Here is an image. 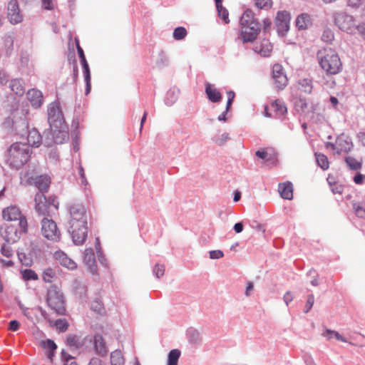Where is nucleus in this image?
<instances>
[{"label": "nucleus", "mask_w": 365, "mask_h": 365, "mask_svg": "<svg viewBox=\"0 0 365 365\" xmlns=\"http://www.w3.org/2000/svg\"><path fill=\"white\" fill-rule=\"evenodd\" d=\"M47 115L50 133L45 140V144L50 146L53 143L62 144L67 141L69 138L68 127L58 101H55L48 106Z\"/></svg>", "instance_id": "1"}, {"label": "nucleus", "mask_w": 365, "mask_h": 365, "mask_svg": "<svg viewBox=\"0 0 365 365\" xmlns=\"http://www.w3.org/2000/svg\"><path fill=\"white\" fill-rule=\"evenodd\" d=\"M2 216L5 220L17 222L19 226V229L14 225L6 227V237L8 242H15L21 238L23 234L27 232L28 223L26 218L22 215L17 207L10 206L4 209Z\"/></svg>", "instance_id": "2"}, {"label": "nucleus", "mask_w": 365, "mask_h": 365, "mask_svg": "<svg viewBox=\"0 0 365 365\" xmlns=\"http://www.w3.org/2000/svg\"><path fill=\"white\" fill-rule=\"evenodd\" d=\"M240 32L238 39L243 43L254 41L260 30L261 24L255 17L254 13L250 9H247L242 14L240 19Z\"/></svg>", "instance_id": "3"}, {"label": "nucleus", "mask_w": 365, "mask_h": 365, "mask_svg": "<svg viewBox=\"0 0 365 365\" xmlns=\"http://www.w3.org/2000/svg\"><path fill=\"white\" fill-rule=\"evenodd\" d=\"M26 177L28 179L34 180L36 187L38 189V192L35 195V209L39 215H45L48 212V207L49 201H46V197L44 192L47 191L50 179L47 175H39L34 177V175L27 172Z\"/></svg>", "instance_id": "4"}, {"label": "nucleus", "mask_w": 365, "mask_h": 365, "mask_svg": "<svg viewBox=\"0 0 365 365\" xmlns=\"http://www.w3.org/2000/svg\"><path fill=\"white\" fill-rule=\"evenodd\" d=\"M31 150L29 145L21 142L13 143L8 150L6 162L15 169L21 168L29 160Z\"/></svg>", "instance_id": "5"}, {"label": "nucleus", "mask_w": 365, "mask_h": 365, "mask_svg": "<svg viewBox=\"0 0 365 365\" xmlns=\"http://www.w3.org/2000/svg\"><path fill=\"white\" fill-rule=\"evenodd\" d=\"M322 68L329 75H335L341 69V62L338 54L332 49H324L317 55Z\"/></svg>", "instance_id": "6"}, {"label": "nucleus", "mask_w": 365, "mask_h": 365, "mask_svg": "<svg viewBox=\"0 0 365 365\" xmlns=\"http://www.w3.org/2000/svg\"><path fill=\"white\" fill-rule=\"evenodd\" d=\"M46 303L48 307L58 315H65L66 312L64 297L61 289L52 285L48 289Z\"/></svg>", "instance_id": "7"}, {"label": "nucleus", "mask_w": 365, "mask_h": 365, "mask_svg": "<svg viewBox=\"0 0 365 365\" xmlns=\"http://www.w3.org/2000/svg\"><path fill=\"white\" fill-rule=\"evenodd\" d=\"M68 211L69 213V219L68 221V226L73 228L74 231L78 226L87 225L88 216L86 208L82 203L71 202L68 205Z\"/></svg>", "instance_id": "8"}, {"label": "nucleus", "mask_w": 365, "mask_h": 365, "mask_svg": "<svg viewBox=\"0 0 365 365\" xmlns=\"http://www.w3.org/2000/svg\"><path fill=\"white\" fill-rule=\"evenodd\" d=\"M335 25L341 31L352 34L356 30L355 19L353 16L344 11L336 12L334 14Z\"/></svg>", "instance_id": "9"}, {"label": "nucleus", "mask_w": 365, "mask_h": 365, "mask_svg": "<svg viewBox=\"0 0 365 365\" xmlns=\"http://www.w3.org/2000/svg\"><path fill=\"white\" fill-rule=\"evenodd\" d=\"M41 234L45 238L53 242L58 241L61 237L56 223L47 217H43L41 220Z\"/></svg>", "instance_id": "10"}, {"label": "nucleus", "mask_w": 365, "mask_h": 365, "mask_svg": "<svg viewBox=\"0 0 365 365\" xmlns=\"http://www.w3.org/2000/svg\"><path fill=\"white\" fill-rule=\"evenodd\" d=\"M327 148L332 149L336 153H348L353 148L351 139L342 133L337 136L335 143H327Z\"/></svg>", "instance_id": "11"}, {"label": "nucleus", "mask_w": 365, "mask_h": 365, "mask_svg": "<svg viewBox=\"0 0 365 365\" xmlns=\"http://www.w3.org/2000/svg\"><path fill=\"white\" fill-rule=\"evenodd\" d=\"M291 16L287 11H279L275 17V26L279 36H284L289 29Z\"/></svg>", "instance_id": "12"}, {"label": "nucleus", "mask_w": 365, "mask_h": 365, "mask_svg": "<svg viewBox=\"0 0 365 365\" xmlns=\"http://www.w3.org/2000/svg\"><path fill=\"white\" fill-rule=\"evenodd\" d=\"M272 78L278 89H284L288 83L287 77L284 72L283 67L280 64L276 63L273 66Z\"/></svg>", "instance_id": "13"}, {"label": "nucleus", "mask_w": 365, "mask_h": 365, "mask_svg": "<svg viewBox=\"0 0 365 365\" xmlns=\"http://www.w3.org/2000/svg\"><path fill=\"white\" fill-rule=\"evenodd\" d=\"M75 231L76 232H74L73 228H71V226H68V232L72 237L73 243L76 245H83L85 242L88 235L87 225H83L82 227L79 225Z\"/></svg>", "instance_id": "14"}, {"label": "nucleus", "mask_w": 365, "mask_h": 365, "mask_svg": "<svg viewBox=\"0 0 365 365\" xmlns=\"http://www.w3.org/2000/svg\"><path fill=\"white\" fill-rule=\"evenodd\" d=\"M8 19L12 24H16L22 21L17 0H11L8 4Z\"/></svg>", "instance_id": "15"}, {"label": "nucleus", "mask_w": 365, "mask_h": 365, "mask_svg": "<svg viewBox=\"0 0 365 365\" xmlns=\"http://www.w3.org/2000/svg\"><path fill=\"white\" fill-rule=\"evenodd\" d=\"M83 262L87 266L89 271L95 274L97 273V265L96 263V258L93 250L92 248H87L83 252Z\"/></svg>", "instance_id": "16"}, {"label": "nucleus", "mask_w": 365, "mask_h": 365, "mask_svg": "<svg viewBox=\"0 0 365 365\" xmlns=\"http://www.w3.org/2000/svg\"><path fill=\"white\" fill-rule=\"evenodd\" d=\"M53 257L58 261L62 266L68 268V269L73 270L76 268V262L69 258L61 250L56 251L53 254Z\"/></svg>", "instance_id": "17"}, {"label": "nucleus", "mask_w": 365, "mask_h": 365, "mask_svg": "<svg viewBox=\"0 0 365 365\" xmlns=\"http://www.w3.org/2000/svg\"><path fill=\"white\" fill-rule=\"evenodd\" d=\"M27 98L31 106L35 108H38L43 103V94L41 91L32 88L27 92Z\"/></svg>", "instance_id": "18"}, {"label": "nucleus", "mask_w": 365, "mask_h": 365, "mask_svg": "<svg viewBox=\"0 0 365 365\" xmlns=\"http://www.w3.org/2000/svg\"><path fill=\"white\" fill-rule=\"evenodd\" d=\"M205 91L210 101L212 103H219L221 101L222 96L217 88L208 82H205Z\"/></svg>", "instance_id": "19"}, {"label": "nucleus", "mask_w": 365, "mask_h": 365, "mask_svg": "<svg viewBox=\"0 0 365 365\" xmlns=\"http://www.w3.org/2000/svg\"><path fill=\"white\" fill-rule=\"evenodd\" d=\"M253 50L261 56L267 57L270 55L272 50V46L268 40L264 39L259 43L256 44L254 46Z\"/></svg>", "instance_id": "20"}, {"label": "nucleus", "mask_w": 365, "mask_h": 365, "mask_svg": "<svg viewBox=\"0 0 365 365\" xmlns=\"http://www.w3.org/2000/svg\"><path fill=\"white\" fill-rule=\"evenodd\" d=\"M278 192L280 196L285 200H292L293 198V185L291 182L279 183L278 185Z\"/></svg>", "instance_id": "21"}, {"label": "nucleus", "mask_w": 365, "mask_h": 365, "mask_svg": "<svg viewBox=\"0 0 365 365\" xmlns=\"http://www.w3.org/2000/svg\"><path fill=\"white\" fill-rule=\"evenodd\" d=\"M42 141V137L38 133V131L36 128H33L31 130L29 131L27 135V143L26 144L31 147L38 148Z\"/></svg>", "instance_id": "22"}, {"label": "nucleus", "mask_w": 365, "mask_h": 365, "mask_svg": "<svg viewBox=\"0 0 365 365\" xmlns=\"http://www.w3.org/2000/svg\"><path fill=\"white\" fill-rule=\"evenodd\" d=\"M297 86L299 91L304 94H310L313 90V82L311 78H300L297 82Z\"/></svg>", "instance_id": "23"}, {"label": "nucleus", "mask_w": 365, "mask_h": 365, "mask_svg": "<svg viewBox=\"0 0 365 365\" xmlns=\"http://www.w3.org/2000/svg\"><path fill=\"white\" fill-rule=\"evenodd\" d=\"M93 343L96 354L102 356L107 354L108 350L101 335H95L93 338Z\"/></svg>", "instance_id": "24"}, {"label": "nucleus", "mask_w": 365, "mask_h": 365, "mask_svg": "<svg viewBox=\"0 0 365 365\" xmlns=\"http://www.w3.org/2000/svg\"><path fill=\"white\" fill-rule=\"evenodd\" d=\"M295 24L299 30H305L312 25V19L309 14H301L297 16Z\"/></svg>", "instance_id": "25"}, {"label": "nucleus", "mask_w": 365, "mask_h": 365, "mask_svg": "<svg viewBox=\"0 0 365 365\" xmlns=\"http://www.w3.org/2000/svg\"><path fill=\"white\" fill-rule=\"evenodd\" d=\"M11 90L17 96H22L25 93L24 83L22 79L15 78L9 83Z\"/></svg>", "instance_id": "26"}, {"label": "nucleus", "mask_w": 365, "mask_h": 365, "mask_svg": "<svg viewBox=\"0 0 365 365\" xmlns=\"http://www.w3.org/2000/svg\"><path fill=\"white\" fill-rule=\"evenodd\" d=\"M180 91L178 88L173 87L170 88L165 97V103L168 106H173L178 100Z\"/></svg>", "instance_id": "27"}, {"label": "nucleus", "mask_w": 365, "mask_h": 365, "mask_svg": "<svg viewBox=\"0 0 365 365\" xmlns=\"http://www.w3.org/2000/svg\"><path fill=\"white\" fill-rule=\"evenodd\" d=\"M216 9L219 16L225 21V24L229 23L228 11L222 6V0H215Z\"/></svg>", "instance_id": "28"}, {"label": "nucleus", "mask_w": 365, "mask_h": 365, "mask_svg": "<svg viewBox=\"0 0 365 365\" xmlns=\"http://www.w3.org/2000/svg\"><path fill=\"white\" fill-rule=\"evenodd\" d=\"M181 352L179 349H172L168 356V364L167 365H178L179 358Z\"/></svg>", "instance_id": "29"}, {"label": "nucleus", "mask_w": 365, "mask_h": 365, "mask_svg": "<svg viewBox=\"0 0 365 365\" xmlns=\"http://www.w3.org/2000/svg\"><path fill=\"white\" fill-rule=\"evenodd\" d=\"M111 365H124V360L120 351L115 350L110 354Z\"/></svg>", "instance_id": "30"}, {"label": "nucleus", "mask_w": 365, "mask_h": 365, "mask_svg": "<svg viewBox=\"0 0 365 365\" xmlns=\"http://www.w3.org/2000/svg\"><path fill=\"white\" fill-rule=\"evenodd\" d=\"M91 309L98 314L103 315L106 310L103 302L98 298L95 299L91 304Z\"/></svg>", "instance_id": "31"}, {"label": "nucleus", "mask_w": 365, "mask_h": 365, "mask_svg": "<svg viewBox=\"0 0 365 365\" xmlns=\"http://www.w3.org/2000/svg\"><path fill=\"white\" fill-rule=\"evenodd\" d=\"M188 340L190 343L197 344L201 341L200 333L197 330L194 329H190L187 331Z\"/></svg>", "instance_id": "32"}, {"label": "nucleus", "mask_w": 365, "mask_h": 365, "mask_svg": "<svg viewBox=\"0 0 365 365\" xmlns=\"http://www.w3.org/2000/svg\"><path fill=\"white\" fill-rule=\"evenodd\" d=\"M345 162L347 166L352 170H358L361 168L362 164L353 157L347 156L345 158Z\"/></svg>", "instance_id": "33"}, {"label": "nucleus", "mask_w": 365, "mask_h": 365, "mask_svg": "<svg viewBox=\"0 0 365 365\" xmlns=\"http://www.w3.org/2000/svg\"><path fill=\"white\" fill-rule=\"evenodd\" d=\"M317 165L324 170L329 168V162L327 157L322 153H315Z\"/></svg>", "instance_id": "34"}, {"label": "nucleus", "mask_w": 365, "mask_h": 365, "mask_svg": "<svg viewBox=\"0 0 365 365\" xmlns=\"http://www.w3.org/2000/svg\"><path fill=\"white\" fill-rule=\"evenodd\" d=\"M187 34V30L182 26L177 27L174 29L173 36L176 41L184 39Z\"/></svg>", "instance_id": "35"}, {"label": "nucleus", "mask_w": 365, "mask_h": 365, "mask_svg": "<svg viewBox=\"0 0 365 365\" xmlns=\"http://www.w3.org/2000/svg\"><path fill=\"white\" fill-rule=\"evenodd\" d=\"M56 272L51 268H47L43 272L42 278L45 282H51L56 277Z\"/></svg>", "instance_id": "36"}, {"label": "nucleus", "mask_w": 365, "mask_h": 365, "mask_svg": "<svg viewBox=\"0 0 365 365\" xmlns=\"http://www.w3.org/2000/svg\"><path fill=\"white\" fill-rule=\"evenodd\" d=\"M66 341H67V344L71 347H74V348L77 349L81 346L80 339L76 335H73V334L68 335L67 337Z\"/></svg>", "instance_id": "37"}, {"label": "nucleus", "mask_w": 365, "mask_h": 365, "mask_svg": "<svg viewBox=\"0 0 365 365\" xmlns=\"http://www.w3.org/2000/svg\"><path fill=\"white\" fill-rule=\"evenodd\" d=\"M54 326L60 332H64L68 328V323L66 319H58L54 322Z\"/></svg>", "instance_id": "38"}, {"label": "nucleus", "mask_w": 365, "mask_h": 365, "mask_svg": "<svg viewBox=\"0 0 365 365\" xmlns=\"http://www.w3.org/2000/svg\"><path fill=\"white\" fill-rule=\"evenodd\" d=\"M23 279L26 281L38 279L37 274L32 269H24L21 272Z\"/></svg>", "instance_id": "39"}, {"label": "nucleus", "mask_w": 365, "mask_h": 365, "mask_svg": "<svg viewBox=\"0 0 365 365\" xmlns=\"http://www.w3.org/2000/svg\"><path fill=\"white\" fill-rule=\"evenodd\" d=\"M271 108L280 115H283L287 112L286 106L280 101H275L271 104Z\"/></svg>", "instance_id": "40"}, {"label": "nucleus", "mask_w": 365, "mask_h": 365, "mask_svg": "<svg viewBox=\"0 0 365 365\" xmlns=\"http://www.w3.org/2000/svg\"><path fill=\"white\" fill-rule=\"evenodd\" d=\"M334 38L332 31L329 29H324L322 35V40L327 43L331 42Z\"/></svg>", "instance_id": "41"}, {"label": "nucleus", "mask_w": 365, "mask_h": 365, "mask_svg": "<svg viewBox=\"0 0 365 365\" xmlns=\"http://www.w3.org/2000/svg\"><path fill=\"white\" fill-rule=\"evenodd\" d=\"M153 274L156 278L160 279L164 275L165 266L162 264H156L153 269Z\"/></svg>", "instance_id": "42"}, {"label": "nucleus", "mask_w": 365, "mask_h": 365, "mask_svg": "<svg viewBox=\"0 0 365 365\" xmlns=\"http://www.w3.org/2000/svg\"><path fill=\"white\" fill-rule=\"evenodd\" d=\"M75 292L80 299H84L86 298L87 289L85 285L80 284H77L75 287Z\"/></svg>", "instance_id": "43"}, {"label": "nucleus", "mask_w": 365, "mask_h": 365, "mask_svg": "<svg viewBox=\"0 0 365 365\" xmlns=\"http://www.w3.org/2000/svg\"><path fill=\"white\" fill-rule=\"evenodd\" d=\"M255 4L258 9H267L272 6V0H255Z\"/></svg>", "instance_id": "44"}, {"label": "nucleus", "mask_w": 365, "mask_h": 365, "mask_svg": "<svg viewBox=\"0 0 365 365\" xmlns=\"http://www.w3.org/2000/svg\"><path fill=\"white\" fill-rule=\"evenodd\" d=\"M353 210L355 212V214L359 217H364L365 214V208L362 207L359 203L354 202L352 204Z\"/></svg>", "instance_id": "45"}, {"label": "nucleus", "mask_w": 365, "mask_h": 365, "mask_svg": "<svg viewBox=\"0 0 365 365\" xmlns=\"http://www.w3.org/2000/svg\"><path fill=\"white\" fill-rule=\"evenodd\" d=\"M42 346L43 349H48V351H55L57 349V345L51 339H46L42 341Z\"/></svg>", "instance_id": "46"}, {"label": "nucleus", "mask_w": 365, "mask_h": 365, "mask_svg": "<svg viewBox=\"0 0 365 365\" xmlns=\"http://www.w3.org/2000/svg\"><path fill=\"white\" fill-rule=\"evenodd\" d=\"M229 139V134L227 133H224L219 136H216L214 138V141L219 145H224L227 140Z\"/></svg>", "instance_id": "47"}, {"label": "nucleus", "mask_w": 365, "mask_h": 365, "mask_svg": "<svg viewBox=\"0 0 365 365\" xmlns=\"http://www.w3.org/2000/svg\"><path fill=\"white\" fill-rule=\"evenodd\" d=\"M81 63L82 68H83L84 78L85 79H91L90 68H89V66H88V63L86 59L81 61Z\"/></svg>", "instance_id": "48"}, {"label": "nucleus", "mask_w": 365, "mask_h": 365, "mask_svg": "<svg viewBox=\"0 0 365 365\" xmlns=\"http://www.w3.org/2000/svg\"><path fill=\"white\" fill-rule=\"evenodd\" d=\"M314 303V297L313 294H309L307 297V300L305 305V309L304 310V313H308L309 310L312 308Z\"/></svg>", "instance_id": "49"}, {"label": "nucleus", "mask_w": 365, "mask_h": 365, "mask_svg": "<svg viewBox=\"0 0 365 365\" xmlns=\"http://www.w3.org/2000/svg\"><path fill=\"white\" fill-rule=\"evenodd\" d=\"M1 253L6 257H10L13 255V251L9 245L4 244L1 247Z\"/></svg>", "instance_id": "50"}, {"label": "nucleus", "mask_w": 365, "mask_h": 365, "mask_svg": "<svg viewBox=\"0 0 365 365\" xmlns=\"http://www.w3.org/2000/svg\"><path fill=\"white\" fill-rule=\"evenodd\" d=\"M46 201H49V203H48V212L46 213L44 215H49V212H50V208L51 207H53V208L55 210H58V200H56V197H50L48 199L46 198Z\"/></svg>", "instance_id": "51"}, {"label": "nucleus", "mask_w": 365, "mask_h": 365, "mask_svg": "<svg viewBox=\"0 0 365 365\" xmlns=\"http://www.w3.org/2000/svg\"><path fill=\"white\" fill-rule=\"evenodd\" d=\"M210 258L212 259H217L223 257L224 253L222 250H216L209 252Z\"/></svg>", "instance_id": "52"}, {"label": "nucleus", "mask_w": 365, "mask_h": 365, "mask_svg": "<svg viewBox=\"0 0 365 365\" xmlns=\"http://www.w3.org/2000/svg\"><path fill=\"white\" fill-rule=\"evenodd\" d=\"M227 101L226 108H227V111H229L230 108L233 103V100L235 98V93L232 91H229L227 92Z\"/></svg>", "instance_id": "53"}, {"label": "nucleus", "mask_w": 365, "mask_h": 365, "mask_svg": "<svg viewBox=\"0 0 365 365\" xmlns=\"http://www.w3.org/2000/svg\"><path fill=\"white\" fill-rule=\"evenodd\" d=\"M62 358L64 360V365H76L75 361H70L73 359V357L67 354L64 350L61 351Z\"/></svg>", "instance_id": "54"}, {"label": "nucleus", "mask_w": 365, "mask_h": 365, "mask_svg": "<svg viewBox=\"0 0 365 365\" xmlns=\"http://www.w3.org/2000/svg\"><path fill=\"white\" fill-rule=\"evenodd\" d=\"M364 1V0H347V6L353 9H358L362 5Z\"/></svg>", "instance_id": "55"}, {"label": "nucleus", "mask_w": 365, "mask_h": 365, "mask_svg": "<svg viewBox=\"0 0 365 365\" xmlns=\"http://www.w3.org/2000/svg\"><path fill=\"white\" fill-rule=\"evenodd\" d=\"M354 182L357 185H361L364 183L365 180V175L361 174V173H356V174L354 175Z\"/></svg>", "instance_id": "56"}, {"label": "nucleus", "mask_w": 365, "mask_h": 365, "mask_svg": "<svg viewBox=\"0 0 365 365\" xmlns=\"http://www.w3.org/2000/svg\"><path fill=\"white\" fill-rule=\"evenodd\" d=\"M327 333L328 334H334V337L339 341H341L342 342H347V340L336 331L327 329Z\"/></svg>", "instance_id": "57"}, {"label": "nucleus", "mask_w": 365, "mask_h": 365, "mask_svg": "<svg viewBox=\"0 0 365 365\" xmlns=\"http://www.w3.org/2000/svg\"><path fill=\"white\" fill-rule=\"evenodd\" d=\"M42 7L46 10H52L53 9V0H41Z\"/></svg>", "instance_id": "58"}, {"label": "nucleus", "mask_w": 365, "mask_h": 365, "mask_svg": "<svg viewBox=\"0 0 365 365\" xmlns=\"http://www.w3.org/2000/svg\"><path fill=\"white\" fill-rule=\"evenodd\" d=\"M20 324L17 320H11L9 322V329L12 331H16L19 329Z\"/></svg>", "instance_id": "59"}, {"label": "nucleus", "mask_w": 365, "mask_h": 365, "mask_svg": "<svg viewBox=\"0 0 365 365\" xmlns=\"http://www.w3.org/2000/svg\"><path fill=\"white\" fill-rule=\"evenodd\" d=\"M76 42L77 51H78V54L79 56L80 60L81 61L85 60L86 57H85L83 48L80 46L78 40H76Z\"/></svg>", "instance_id": "60"}, {"label": "nucleus", "mask_w": 365, "mask_h": 365, "mask_svg": "<svg viewBox=\"0 0 365 365\" xmlns=\"http://www.w3.org/2000/svg\"><path fill=\"white\" fill-rule=\"evenodd\" d=\"M284 302H285L286 305L287 306L289 302H291L293 300V296L290 292H287L283 297Z\"/></svg>", "instance_id": "61"}, {"label": "nucleus", "mask_w": 365, "mask_h": 365, "mask_svg": "<svg viewBox=\"0 0 365 365\" xmlns=\"http://www.w3.org/2000/svg\"><path fill=\"white\" fill-rule=\"evenodd\" d=\"M356 28V29L359 31L362 38L365 39V24L357 25Z\"/></svg>", "instance_id": "62"}, {"label": "nucleus", "mask_w": 365, "mask_h": 365, "mask_svg": "<svg viewBox=\"0 0 365 365\" xmlns=\"http://www.w3.org/2000/svg\"><path fill=\"white\" fill-rule=\"evenodd\" d=\"M254 289V284L252 282H249L247 284L246 289H245V295L247 297H250L251 295V292Z\"/></svg>", "instance_id": "63"}, {"label": "nucleus", "mask_w": 365, "mask_h": 365, "mask_svg": "<svg viewBox=\"0 0 365 365\" xmlns=\"http://www.w3.org/2000/svg\"><path fill=\"white\" fill-rule=\"evenodd\" d=\"M256 155L261 158V159H263V160H265L267 159V157L268 155V153L266 150H257L256 153H255Z\"/></svg>", "instance_id": "64"}]
</instances>
